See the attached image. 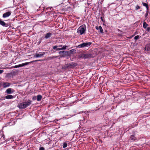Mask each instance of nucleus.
<instances>
[{"mask_svg":"<svg viewBox=\"0 0 150 150\" xmlns=\"http://www.w3.org/2000/svg\"><path fill=\"white\" fill-rule=\"evenodd\" d=\"M86 28V26L85 25L80 26L77 29V33L80 35L85 34Z\"/></svg>","mask_w":150,"mask_h":150,"instance_id":"obj_1","label":"nucleus"},{"mask_svg":"<svg viewBox=\"0 0 150 150\" xmlns=\"http://www.w3.org/2000/svg\"><path fill=\"white\" fill-rule=\"evenodd\" d=\"M31 101L30 100L21 103L18 107L20 108L24 109L29 106L31 104Z\"/></svg>","mask_w":150,"mask_h":150,"instance_id":"obj_2","label":"nucleus"},{"mask_svg":"<svg viewBox=\"0 0 150 150\" xmlns=\"http://www.w3.org/2000/svg\"><path fill=\"white\" fill-rule=\"evenodd\" d=\"M92 42H84L76 46V47L78 48H83L88 47L90 46Z\"/></svg>","mask_w":150,"mask_h":150,"instance_id":"obj_3","label":"nucleus"},{"mask_svg":"<svg viewBox=\"0 0 150 150\" xmlns=\"http://www.w3.org/2000/svg\"><path fill=\"white\" fill-rule=\"evenodd\" d=\"M45 52H40L38 53H36L34 56V57L36 58L42 57L45 54Z\"/></svg>","mask_w":150,"mask_h":150,"instance_id":"obj_4","label":"nucleus"},{"mask_svg":"<svg viewBox=\"0 0 150 150\" xmlns=\"http://www.w3.org/2000/svg\"><path fill=\"white\" fill-rule=\"evenodd\" d=\"M139 139V137H135L134 135H131L130 137V139L132 142L134 141H137Z\"/></svg>","mask_w":150,"mask_h":150,"instance_id":"obj_5","label":"nucleus"},{"mask_svg":"<svg viewBox=\"0 0 150 150\" xmlns=\"http://www.w3.org/2000/svg\"><path fill=\"white\" fill-rule=\"evenodd\" d=\"M11 11H8L4 13L3 15V17L6 18L9 17L11 14Z\"/></svg>","mask_w":150,"mask_h":150,"instance_id":"obj_6","label":"nucleus"},{"mask_svg":"<svg viewBox=\"0 0 150 150\" xmlns=\"http://www.w3.org/2000/svg\"><path fill=\"white\" fill-rule=\"evenodd\" d=\"M40 61V60L33 61L30 62H26L25 63H23L22 64H19V67H23L24 66L27 65L29 64H30L31 63L33 62H36V61Z\"/></svg>","mask_w":150,"mask_h":150,"instance_id":"obj_7","label":"nucleus"},{"mask_svg":"<svg viewBox=\"0 0 150 150\" xmlns=\"http://www.w3.org/2000/svg\"><path fill=\"white\" fill-rule=\"evenodd\" d=\"M14 91V90L11 88H8L7 89L6 91V93L8 94H11L13 93Z\"/></svg>","mask_w":150,"mask_h":150,"instance_id":"obj_8","label":"nucleus"},{"mask_svg":"<svg viewBox=\"0 0 150 150\" xmlns=\"http://www.w3.org/2000/svg\"><path fill=\"white\" fill-rule=\"evenodd\" d=\"M0 25L4 27H7L8 26V24L6 23L4 21H2V20L0 19Z\"/></svg>","mask_w":150,"mask_h":150,"instance_id":"obj_9","label":"nucleus"},{"mask_svg":"<svg viewBox=\"0 0 150 150\" xmlns=\"http://www.w3.org/2000/svg\"><path fill=\"white\" fill-rule=\"evenodd\" d=\"M92 55L90 54H83V57H84V59H87L90 58L91 57Z\"/></svg>","mask_w":150,"mask_h":150,"instance_id":"obj_10","label":"nucleus"},{"mask_svg":"<svg viewBox=\"0 0 150 150\" xmlns=\"http://www.w3.org/2000/svg\"><path fill=\"white\" fill-rule=\"evenodd\" d=\"M52 35V33L50 32L46 34L45 36V38L46 39H47L48 38H49Z\"/></svg>","mask_w":150,"mask_h":150,"instance_id":"obj_11","label":"nucleus"},{"mask_svg":"<svg viewBox=\"0 0 150 150\" xmlns=\"http://www.w3.org/2000/svg\"><path fill=\"white\" fill-rule=\"evenodd\" d=\"M59 54L60 55H62L63 54H64L65 55H67L68 53V52L67 51H59L58 52Z\"/></svg>","mask_w":150,"mask_h":150,"instance_id":"obj_12","label":"nucleus"},{"mask_svg":"<svg viewBox=\"0 0 150 150\" xmlns=\"http://www.w3.org/2000/svg\"><path fill=\"white\" fill-rule=\"evenodd\" d=\"M145 50L147 51H150V44H147L146 45Z\"/></svg>","mask_w":150,"mask_h":150,"instance_id":"obj_13","label":"nucleus"},{"mask_svg":"<svg viewBox=\"0 0 150 150\" xmlns=\"http://www.w3.org/2000/svg\"><path fill=\"white\" fill-rule=\"evenodd\" d=\"M10 85V84L8 82L4 83H3V87L4 88H6L9 86Z\"/></svg>","mask_w":150,"mask_h":150,"instance_id":"obj_14","label":"nucleus"},{"mask_svg":"<svg viewBox=\"0 0 150 150\" xmlns=\"http://www.w3.org/2000/svg\"><path fill=\"white\" fill-rule=\"evenodd\" d=\"M142 4L143 5L146 7V10H148L149 9V7L148 4L146 3L142 2Z\"/></svg>","mask_w":150,"mask_h":150,"instance_id":"obj_15","label":"nucleus"},{"mask_svg":"<svg viewBox=\"0 0 150 150\" xmlns=\"http://www.w3.org/2000/svg\"><path fill=\"white\" fill-rule=\"evenodd\" d=\"M13 98V96L11 95H8L5 96V98L6 99H11Z\"/></svg>","mask_w":150,"mask_h":150,"instance_id":"obj_16","label":"nucleus"},{"mask_svg":"<svg viewBox=\"0 0 150 150\" xmlns=\"http://www.w3.org/2000/svg\"><path fill=\"white\" fill-rule=\"evenodd\" d=\"M76 51V50L75 49H73L68 51V52L70 54H73L74 52H75Z\"/></svg>","mask_w":150,"mask_h":150,"instance_id":"obj_17","label":"nucleus"},{"mask_svg":"<svg viewBox=\"0 0 150 150\" xmlns=\"http://www.w3.org/2000/svg\"><path fill=\"white\" fill-rule=\"evenodd\" d=\"M42 97L41 95H39L37 96V100L38 101H40L41 100Z\"/></svg>","mask_w":150,"mask_h":150,"instance_id":"obj_18","label":"nucleus"},{"mask_svg":"<svg viewBox=\"0 0 150 150\" xmlns=\"http://www.w3.org/2000/svg\"><path fill=\"white\" fill-rule=\"evenodd\" d=\"M65 67L67 68H72L71 63L67 64L65 65Z\"/></svg>","mask_w":150,"mask_h":150,"instance_id":"obj_19","label":"nucleus"},{"mask_svg":"<svg viewBox=\"0 0 150 150\" xmlns=\"http://www.w3.org/2000/svg\"><path fill=\"white\" fill-rule=\"evenodd\" d=\"M71 63V64L72 68L75 67L77 65V64L76 63L72 62Z\"/></svg>","mask_w":150,"mask_h":150,"instance_id":"obj_20","label":"nucleus"},{"mask_svg":"<svg viewBox=\"0 0 150 150\" xmlns=\"http://www.w3.org/2000/svg\"><path fill=\"white\" fill-rule=\"evenodd\" d=\"M148 26V25L145 22H144L143 24V27L145 28H146Z\"/></svg>","mask_w":150,"mask_h":150,"instance_id":"obj_21","label":"nucleus"},{"mask_svg":"<svg viewBox=\"0 0 150 150\" xmlns=\"http://www.w3.org/2000/svg\"><path fill=\"white\" fill-rule=\"evenodd\" d=\"M99 29L100 32L101 33H103V29H102L101 26H99Z\"/></svg>","mask_w":150,"mask_h":150,"instance_id":"obj_22","label":"nucleus"},{"mask_svg":"<svg viewBox=\"0 0 150 150\" xmlns=\"http://www.w3.org/2000/svg\"><path fill=\"white\" fill-rule=\"evenodd\" d=\"M68 47L66 45H64L62 46V50H65L67 47Z\"/></svg>","mask_w":150,"mask_h":150,"instance_id":"obj_23","label":"nucleus"},{"mask_svg":"<svg viewBox=\"0 0 150 150\" xmlns=\"http://www.w3.org/2000/svg\"><path fill=\"white\" fill-rule=\"evenodd\" d=\"M67 143L66 142H65L63 144V147L64 148H66V147H67Z\"/></svg>","mask_w":150,"mask_h":150,"instance_id":"obj_24","label":"nucleus"},{"mask_svg":"<svg viewBox=\"0 0 150 150\" xmlns=\"http://www.w3.org/2000/svg\"><path fill=\"white\" fill-rule=\"evenodd\" d=\"M18 67H20L19 64L16 65H15V66H13L12 67V68H18Z\"/></svg>","mask_w":150,"mask_h":150,"instance_id":"obj_25","label":"nucleus"},{"mask_svg":"<svg viewBox=\"0 0 150 150\" xmlns=\"http://www.w3.org/2000/svg\"><path fill=\"white\" fill-rule=\"evenodd\" d=\"M79 58L84 59V57H83V54L79 55Z\"/></svg>","mask_w":150,"mask_h":150,"instance_id":"obj_26","label":"nucleus"},{"mask_svg":"<svg viewBox=\"0 0 150 150\" xmlns=\"http://www.w3.org/2000/svg\"><path fill=\"white\" fill-rule=\"evenodd\" d=\"M140 8V7L139 6H138V5H137L136 6V10H137L138 9H139Z\"/></svg>","mask_w":150,"mask_h":150,"instance_id":"obj_27","label":"nucleus"},{"mask_svg":"<svg viewBox=\"0 0 150 150\" xmlns=\"http://www.w3.org/2000/svg\"><path fill=\"white\" fill-rule=\"evenodd\" d=\"M139 38V35H137L134 37V39L135 40H137Z\"/></svg>","mask_w":150,"mask_h":150,"instance_id":"obj_28","label":"nucleus"},{"mask_svg":"<svg viewBox=\"0 0 150 150\" xmlns=\"http://www.w3.org/2000/svg\"><path fill=\"white\" fill-rule=\"evenodd\" d=\"M148 10H146V13H145V18H146L147 16H148Z\"/></svg>","mask_w":150,"mask_h":150,"instance_id":"obj_29","label":"nucleus"},{"mask_svg":"<svg viewBox=\"0 0 150 150\" xmlns=\"http://www.w3.org/2000/svg\"><path fill=\"white\" fill-rule=\"evenodd\" d=\"M37 98V97L34 96L33 97V100H36Z\"/></svg>","mask_w":150,"mask_h":150,"instance_id":"obj_30","label":"nucleus"},{"mask_svg":"<svg viewBox=\"0 0 150 150\" xmlns=\"http://www.w3.org/2000/svg\"><path fill=\"white\" fill-rule=\"evenodd\" d=\"M39 150H45V149L43 147H42L40 148Z\"/></svg>","mask_w":150,"mask_h":150,"instance_id":"obj_31","label":"nucleus"},{"mask_svg":"<svg viewBox=\"0 0 150 150\" xmlns=\"http://www.w3.org/2000/svg\"><path fill=\"white\" fill-rule=\"evenodd\" d=\"M60 50H62V48H57L56 49V51H59Z\"/></svg>","mask_w":150,"mask_h":150,"instance_id":"obj_32","label":"nucleus"},{"mask_svg":"<svg viewBox=\"0 0 150 150\" xmlns=\"http://www.w3.org/2000/svg\"><path fill=\"white\" fill-rule=\"evenodd\" d=\"M58 47L57 46H54L53 47V49H57V48Z\"/></svg>","mask_w":150,"mask_h":150,"instance_id":"obj_33","label":"nucleus"},{"mask_svg":"<svg viewBox=\"0 0 150 150\" xmlns=\"http://www.w3.org/2000/svg\"><path fill=\"white\" fill-rule=\"evenodd\" d=\"M4 72V71L3 70H0V74H1Z\"/></svg>","mask_w":150,"mask_h":150,"instance_id":"obj_34","label":"nucleus"},{"mask_svg":"<svg viewBox=\"0 0 150 150\" xmlns=\"http://www.w3.org/2000/svg\"><path fill=\"white\" fill-rule=\"evenodd\" d=\"M95 28H96V29L97 30H98L99 29V26H96V27H95Z\"/></svg>","mask_w":150,"mask_h":150,"instance_id":"obj_35","label":"nucleus"},{"mask_svg":"<svg viewBox=\"0 0 150 150\" xmlns=\"http://www.w3.org/2000/svg\"><path fill=\"white\" fill-rule=\"evenodd\" d=\"M41 42V40H40L38 42V44H40Z\"/></svg>","mask_w":150,"mask_h":150,"instance_id":"obj_36","label":"nucleus"},{"mask_svg":"<svg viewBox=\"0 0 150 150\" xmlns=\"http://www.w3.org/2000/svg\"><path fill=\"white\" fill-rule=\"evenodd\" d=\"M150 30V28H147V30L149 31Z\"/></svg>","mask_w":150,"mask_h":150,"instance_id":"obj_37","label":"nucleus"},{"mask_svg":"<svg viewBox=\"0 0 150 150\" xmlns=\"http://www.w3.org/2000/svg\"><path fill=\"white\" fill-rule=\"evenodd\" d=\"M62 45L57 46L58 47H62Z\"/></svg>","mask_w":150,"mask_h":150,"instance_id":"obj_38","label":"nucleus"},{"mask_svg":"<svg viewBox=\"0 0 150 150\" xmlns=\"http://www.w3.org/2000/svg\"><path fill=\"white\" fill-rule=\"evenodd\" d=\"M100 18H101V20H102V21H103V18H102V17H101Z\"/></svg>","mask_w":150,"mask_h":150,"instance_id":"obj_39","label":"nucleus"},{"mask_svg":"<svg viewBox=\"0 0 150 150\" xmlns=\"http://www.w3.org/2000/svg\"><path fill=\"white\" fill-rule=\"evenodd\" d=\"M52 8V7H49V8H50V10L51 9V8Z\"/></svg>","mask_w":150,"mask_h":150,"instance_id":"obj_40","label":"nucleus"}]
</instances>
